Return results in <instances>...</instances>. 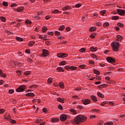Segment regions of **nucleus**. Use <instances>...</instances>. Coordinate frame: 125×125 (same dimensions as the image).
Instances as JSON below:
<instances>
[{"mask_svg": "<svg viewBox=\"0 0 125 125\" xmlns=\"http://www.w3.org/2000/svg\"><path fill=\"white\" fill-rule=\"evenodd\" d=\"M87 120V117L84 115H79L76 116L73 120H72V124L74 125H79L82 124L83 122H85Z\"/></svg>", "mask_w": 125, "mask_h": 125, "instance_id": "obj_1", "label": "nucleus"}, {"mask_svg": "<svg viewBox=\"0 0 125 125\" xmlns=\"http://www.w3.org/2000/svg\"><path fill=\"white\" fill-rule=\"evenodd\" d=\"M111 46H112L113 51H118L120 47H121V44L119 42H114L111 44Z\"/></svg>", "mask_w": 125, "mask_h": 125, "instance_id": "obj_2", "label": "nucleus"}, {"mask_svg": "<svg viewBox=\"0 0 125 125\" xmlns=\"http://www.w3.org/2000/svg\"><path fill=\"white\" fill-rule=\"evenodd\" d=\"M25 89H26V85H21L16 89V91L17 92H23Z\"/></svg>", "mask_w": 125, "mask_h": 125, "instance_id": "obj_3", "label": "nucleus"}, {"mask_svg": "<svg viewBox=\"0 0 125 125\" xmlns=\"http://www.w3.org/2000/svg\"><path fill=\"white\" fill-rule=\"evenodd\" d=\"M106 61L108 63H116V60L111 57H107L106 58Z\"/></svg>", "mask_w": 125, "mask_h": 125, "instance_id": "obj_4", "label": "nucleus"}, {"mask_svg": "<svg viewBox=\"0 0 125 125\" xmlns=\"http://www.w3.org/2000/svg\"><path fill=\"white\" fill-rule=\"evenodd\" d=\"M60 119L61 122H65L68 119V117L65 114H63L60 116Z\"/></svg>", "mask_w": 125, "mask_h": 125, "instance_id": "obj_5", "label": "nucleus"}, {"mask_svg": "<svg viewBox=\"0 0 125 125\" xmlns=\"http://www.w3.org/2000/svg\"><path fill=\"white\" fill-rule=\"evenodd\" d=\"M57 56L59 58H65V57H67V56H68V55L66 53H58Z\"/></svg>", "mask_w": 125, "mask_h": 125, "instance_id": "obj_6", "label": "nucleus"}, {"mask_svg": "<svg viewBox=\"0 0 125 125\" xmlns=\"http://www.w3.org/2000/svg\"><path fill=\"white\" fill-rule=\"evenodd\" d=\"M42 57H46V56H48V55H49V53L48 52V50L43 49L42 50Z\"/></svg>", "mask_w": 125, "mask_h": 125, "instance_id": "obj_7", "label": "nucleus"}, {"mask_svg": "<svg viewBox=\"0 0 125 125\" xmlns=\"http://www.w3.org/2000/svg\"><path fill=\"white\" fill-rule=\"evenodd\" d=\"M117 12L118 13V14H119V15H121V16H123V15H125V10H122L121 9H117Z\"/></svg>", "mask_w": 125, "mask_h": 125, "instance_id": "obj_8", "label": "nucleus"}, {"mask_svg": "<svg viewBox=\"0 0 125 125\" xmlns=\"http://www.w3.org/2000/svg\"><path fill=\"white\" fill-rule=\"evenodd\" d=\"M81 101L84 105H87L90 103V100H88V99L85 100L83 99Z\"/></svg>", "mask_w": 125, "mask_h": 125, "instance_id": "obj_9", "label": "nucleus"}, {"mask_svg": "<svg viewBox=\"0 0 125 125\" xmlns=\"http://www.w3.org/2000/svg\"><path fill=\"white\" fill-rule=\"evenodd\" d=\"M108 84H103L97 86L98 88H104V87H107Z\"/></svg>", "mask_w": 125, "mask_h": 125, "instance_id": "obj_10", "label": "nucleus"}, {"mask_svg": "<svg viewBox=\"0 0 125 125\" xmlns=\"http://www.w3.org/2000/svg\"><path fill=\"white\" fill-rule=\"evenodd\" d=\"M25 96L27 97H34L35 96V94L33 93H28L26 94Z\"/></svg>", "mask_w": 125, "mask_h": 125, "instance_id": "obj_11", "label": "nucleus"}, {"mask_svg": "<svg viewBox=\"0 0 125 125\" xmlns=\"http://www.w3.org/2000/svg\"><path fill=\"white\" fill-rule=\"evenodd\" d=\"M51 121L52 123H57L59 122L60 120L59 118H53L51 120Z\"/></svg>", "mask_w": 125, "mask_h": 125, "instance_id": "obj_12", "label": "nucleus"}, {"mask_svg": "<svg viewBox=\"0 0 125 125\" xmlns=\"http://www.w3.org/2000/svg\"><path fill=\"white\" fill-rule=\"evenodd\" d=\"M0 77H1L2 78H6V75L4 74L3 73V72H2V70L0 69Z\"/></svg>", "mask_w": 125, "mask_h": 125, "instance_id": "obj_13", "label": "nucleus"}, {"mask_svg": "<svg viewBox=\"0 0 125 125\" xmlns=\"http://www.w3.org/2000/svg\"><path fill=\"white\" fill-rule=\"evenodd\" d=\"M42 122V119L41 118H38L35 120L36 124H41Z\"/></svg>", "mask_w": 125, "mask_h": 125, "instance_id": "obj_14", "label": "nucleus"}, {"mask_svg": "<svg viewBox=\"0 0 125 125\" xmlns=\"http://www.w3.org/2000/svg\"><path fill=\"white\" fill-rule=\"evenodd\" d=\"M91 99H92L94 102H97V98H96V97L94 95L91 96Z\"/></svg>", "mask_w": 125, "mask_h": 125, "instance_id": "obj_15", "label": "nucleus"}, {"mask_svg": "<svg viewBox=\"0 0 125 125\" xmlns=\"http://www.w3.org/2000/svg\"><path fill=\"white\" fill-rule=\"evenodd\" d=\"M4 119L7 120V121H10L11 120V117H10V115H4Z\"/></svg>", "mask_w": 125, "mask_h": 125, "instance_id": "obj_16", "label": "nucleus"}, {"mask_svg": "<svg viewBox=\"0 0 125 125\" xmlns=\"http://www.w3.org/2000/svg\"><path fill=\"white\" fill-rule=\"evenodd\" d=\"M96 30V27L94 26V27H91L89 29V31L90 32H95V31Z\"/></svg>", "mask_w": 125, "mask_h": 125, "instance_id": "obj_17", "label": "nucleus"}, {"mask_svg": "<svg viewBox=\"0 0 125 125\" xmlns=\"http://www.w3.org/2000/svg\"><path fill=\"white\" fill-rule=\"evenodd\" d=\"M57 101H58V102H61V103H64V100H63L62 98H58L57 99Z\"/></svg>", "mask_w": 125, "mask_h": 125, "instance_id": "obj_18", "label": "nucleus"}, {"mask_svg": "<svg viewBox=\"0 0 125 125\" xmlns=\"http://www.w3.org/2000/svg\"><path fill=\"white\" fill-rule=\"evenodd\" d=\"M117 41H122L123 40V36L121 35H117Z\"/></svg>", "mask_w": 125, "mask_h": 125, "instance_id": "obj_19", "label": "nucleus"}, {"mask_svg": "<svg viewBox=\"0 0 125 125\" xmlns=\"http://www.w3.org/2000/svg\"><path fill=\"white\" fill-rule=\"evenodd\" d=\"M34 44H35V42L34 41H30L28 43V45L30 47H32V46H33L34 45Z\"/></svg>", "mask_w": 125, "mask_h": 125, "instance_id": "obj_20", "label": "nucleus"}, {"mask_svg": "<svg viewBox=\"0 0 125 125\" xmlns=\"http://www.w3.org/2000/svg\"><path fill=\"white\" fill-rule=\"evenodd\" d=\"M63 10H68V9H71V6L69 5L65 6L62 8Z\"/></svg>", "mask_w": 125, "mask_h": 125, "instance_id": "obj_21", "label": "nucleus"}, {"mask_svg": "<svg viewBox=\"0 0 125 125\" xmlns=\"http://www.w3.org/2000/svg\"><path fill=\"white\" fill-rule=\"evenodd\" d=\"M97 95L99 97H101V98H104V95L101 94L100 92L97 93Z\"/></svg>", "mask_w": 125, "mask_h": 125, "instance_id": "obj_22", "label": "nucleus"}, {"mask_svg": "<svg viewBox=\"0 0 125 125\" xmlns=\"http://www.w3.org/2000/svg\"><path fill=\"white\" fill-rule=\"evenodd\" d=\"M90 50L91 51L94 52V51H97V48H94V47L92 46L90 48Z\"/></svg>", "mask_w": 125, "mask_h": 125, "instance_id": "obj_23", "label": "nucleus"}, {"mask_svg": "<svg viewBox=\"0 0 125 125\" xmlns=\"http://www.w3.org/2000/svg\"><path fill=\"white\" fill-rule=\"evenodd\" d=\"M93 72H94V74H95L96 75H98V76H99V75H100V71L94 69V70H93Z\"/></svg>", "mask_w": 125, "mask_h": 125, "instance_id": "obj_24", "label": "nucleus"}, {"mask_svg": "<svg viewBox=\"0 0 125 125\" xmlns=\"http://www.w3.org/2000/svg\"><path fill=\"white\" fill-rule=\"evenodd\" d=\"M57 70L59 72H64V69H63V68L61 67H59L57 68Z\"/></svg>", "mask_w": 125, "mask_h": 125, "instance_id": "obj_25", "label": "nucleus"}, {"mask_svg": "<svg viewBox=\"0 0 125 125\" xmlns=\"http://www.w3.org/2000/svg\"><path fill=\"white\" fill-rule=\"evenodd\" d=\"M47 30V27L46 26H43L42 28V32L43 33H45L46 31Z\"/></svg>", "mask_w": 125, "mask_h": 125, "instance_id": "obj_26", "label": "nucleus"}, {"mask_svg": "<svg viewBox=\"0 0 125 125\" xmlns=\"http://www.w3.org/2000/svg\"><path fill=\"white\" fill-rule=\"evenodd\" d=\"M53 81V79L52 78H49L47 80V83H52Z\"/></svg>", "mask_w": 125, "mask_h": 125, "instance_id": "obj_27", "label": "nucleus"}, {"mask_svg": "<svg viewBox=\"0 0 125 125\" xmlns=\"http://www.w3.org/2000/svg\"><path fill=\"white\" fill-rule=\"evenodd\" d=\"M96 35V33H92V34L90 35V38H91V39H95Z\"/></svg>", "mask_w": 125, "mask_h": 125, "instance_id": "obj_28", "label": "nucleus"}, {"mask_svg": "<svg viewBox=\"0 0 125 125\" xmlns=\"http://www.w3.org/2000/svg\"><path fill=\"white\" fill-rule=\"evenodd\" d=\"M109 25H110V24L109 23V22H105L103 24V27H104V28H106V27H108V26H109Z\"/></svg>", "mask_w": 125, "mask_h": 125, "instance_id": "obj_29", "label": "nucleus"}, {"mask_svg": "<svg viewBox=\"0 0 125 125\" xmlns=\"http://www.w3.org/2000/svg\"><path fill=\"white\" fill-rule=\"evenodd\" d=\"M64 29H65V26H64V25H61L59 28V31H63V30H64Z\"/></svg>", "mask_w": 125, "mask_h": 125, "instance_id": "obj_30", "label": "nucleus"}, {"mask_svg": "<svg viewBox=\"0 0 125 125\" xmlns=\"http://www.w3.org/2000/svg\"><path fill=\"white\" fill-rule=\"evenodd\" d=\"M0 19L1 21H2V22H5L6 21V19H5V17H0Z\"/></svg>", "mask_w": 125, "mask_h": 125, "instance_id": "obj_31", "label": "nucleus"}, {"mask_svg": "<svg viewBox=\"0 0 125 125\" xmlns=\"http://www.w3.org/2000/svg\"><path fill=\"white\" fill-rule=\"evenodd\" d=\"M111 19L112 20H118L119 16H112Z\"/></svg>", "mask_w": 125, "mask_h": 125, "instance_id": "obj_32", "label": "nucleus"}, {"mask_svg": "<svg viewBox=\"0 0 125 125\" xmlns=\"http://www.w3.org/2000/svg\"><path fill=\"white\" fill-rule=\"evenodd\" d=\"M25 23L26 24H28V25H31L32 24V21H30L29 20H27L25 21Z\"/></svg>", "mask_w": 125, "mask_h": 125, "instance_id": "obj_33", "label": "nucleus"}, {"mask_svg": "<svg viewBox=\"0 0 125 125\" xmlns=\"http://www.w3.org/2000/svg\"><path fill=\"white\" fill-rule=\"evenodd\" d=\"M59 86L60 87H61V88H64V83H63L62 82H60L59 83Z\"/></svg>", "mask_w": 125, "mask_h": 125, "instance_id": "obj_34", "label": "nucleus"}, {"mask_svg": "<svg viewBox=\"0 0 125 125\" xmlns=\"http://www.w3.org/2000/svg\"><path fill=\"white\" fill-rule=\"evenodd\" d=\"M23 10H24L23 9V8L19 7V8H18L17 11L18 12H22V11H23Z\"/></svg>", "mask_w": 125, "mask_h": 125, "instance_id": "obj_35", "label": "nucleus"}, {"mask_svg": "<svg viewBox=\"0 0 125 125\" xmlns=\"http://www.w3.org/2000/svg\"><path fill=\"white\" fill-rule=\"evenodd\" d=\"M69 111L73 113V115H76V114H77V111H76L74 109H70Z\"/></svg>", "mask_w": 125, "mask_h": 125, "instance_id": "obj_36", "label": "nucleus"}, {"mask_svg": "<svg viewBox=\"0 0 125 125\" xmlns=\"http://www.w3.org/2000/svg\"><path fill=\"white\" fill-rule=\"evenodd\" d=\"M70 70H77L78 69V67L75 66H71L70 67Z\"/></svg>", "mask_w": 125, "mask_h": 125, "instance_id": "obj_37", "label": "nucleus"}, {"mask_svg": "<svg viewBox=\"0 0 125 125\" xmlns=\"http://www.w3.org/2000/svg\"><path fill=\"white\" fill-rule=\"evenodd\" d=\"M100 111V110L96 109L95 108L92 109L91 110V112H96V113H98Z\"/></svg>", "mask_w": 125, "mask_h": 125, "instance_id": "obj_38", "label": "nucleus"}, {"mask_svg": "<svg viewBox=\"0 0 125 125\" xmlns=\"http://www.w3.org/2000/svg\"><path fill=\"white\" fill-rule=\"evenodd\" d=\"M117 26H118V27H120L121 28H124V24L120 22L117 23Z\"/></svg>", "mask_w": 125, "mask_h": 125, "instance_id": "obj_39", "label": "nucleus"}, {"mask_svg": "<svg viewBox=\"0 0 125 125\" xmlns=\"http://www.w3.org/2000/svg\"><path fill=\"white\" fill-rule=\"evenodd\" d=\"M104 125H114V123L112 122H109L107 123H105Z\"/></svg>", "mask_w": 125, "mask_h": 125, "instance_id": "obj_40", "label": "nucleus"}, {"mask_svg": "<svg viewBox=\"0 0 125 125\" xmlns=\"http://www.w3.org/2000/svg\"><path fill=\"white\" fill-rule=\"evenodd\" d=\"M16 40H17V41H18L19 42H23V39H22L20 37H16Z\"/></svg>", "mask_w": 125, "mask_h": 125, "instance_id": "obj_41", "label": "nucleus"}, {"mask_svg": "<svg viewBox=\"0 0 125 125\" xmlns=\"http://www.w3.org/2000/svg\"><path fill=\"white\" fill-rule=\"evenodd\" d=\"M66 63H67L66 62V61H62V62H60V65H66Z\"/></svg>", "mask_w": 125, "mask_h": 125, "instance_id": "obj_42", "label": "nucleus"}, {"mask_svg": "<svg viewBox=\"0 0 125 125\" xmlns=\"http://www.w3.org/2000/svg\"><path fill=\"white\" fill-rule=\"evenodd\" d=\"M100 14H101V15L103 16L104 15V14H105L106 13V11L105 10H102L100 12Z\"/></svg>", "mask_w": 125, "mask_h": 125, "instance_id": "obj_43", "label": "nucleus"}, {"mask_svg": "<svg viewBox=\"0 0 125 125\" xmlns=\"http://www.w3.org/2000/svg\"><path fill=\"white\" fill-rule=\"evenodd\" d=\"M2 5L4 6H8V2H7L6 1H4L2 2Z\"/></svg>", "mask_w": 125, "mask_h": 125, "instance_id": "obj_44", "label": "nucleus"}, {"mask_svg": "<svg viewBox=\"0 0 125 125\" xmlns=\"http://www.w3.org/2000/svg\"><path fill=\"white\" fill-rule=\"evenodd\" d=\"M91 56L92 58L97 59V56H96V55H95V54H91Z\"/></svg>", "mask_w": 125, "mask_h": 125, "instance_id": "obj_45", "label": "nucleus"}, {"mask_svg": "<svg viewBox=\"0 0 125 125\" xmlns=\"http://www.w3.org/2000/svg\"><path fill=\"white\" fill-rule=\"evenodd\" d=\"M24 74L26 76H29V75H31V72L30 71H25Z\"/></svg>", "mask_w": 125, "mask_h": 125, "instance_id": "obj_46", "label": "nucleus"}, {"mask_svg": "<svg viewBox=\"0 0 125 125\" xmlns=\"http://www.w3.org/2000/svg\"><path fill=\"white\" fill-rule=\"evenodd\" d=\"M55 35L56 36H60V35H61V34H60V33L59 32V31H55Z\"/></svg>", "mask_w": 125, "mask_h": 125, "instance_id": "obj_47", "label": "nucleus"}, {"mask_svg": "<svg viewBox=\"0 0 125 125\" xmlns=\"http://www.w3.org/2000/svg\"><path fill=\"white\" fill-rule=\"evenodd\" d=\"M86 50V49L85 48H82L80 49V52H84Z\"/></svg>", "mask_w": 125, "mask_h": 125, "instance_id": "obj_48", "label": "nucleus"}, {"mask_svg": "<svg viewBox=\"0 0 125 125\" xmlns=\"http://www.w3.org/2000/svg\"><path fill=\"white\" fill-rule=\"evenodd\" d=\"M70 66L69 65H66L64 66V69L65 70H67V71H69L70 70Z\"/></svg>", "mask_w": 125, "mask_h": 125, "instance_id": "obj_49", "label": "nucleus"}, {"mask_svg": "<svg viewBox=\"0 0 125 125\" xmlns=\"http://www.w3.org/2000/svg\"><path fill=\"white\" fill-rule=\"evenodd\" d=\"M25 52L28 54H31V51H30V49H26Z\"/></svg>", "mask_w": 125, "mask_h": 125, "instance_id": "obj_50", "label": "nucleus"}, {"mask_svg": "<svg viewBox=\"0 0 125 125\" xmlns=\"http://www.w3.org/2000/svg\"><path fill=\"white\" fill-rule=\"evenodd\" d=\"M59 12V10L58 9H56L53 11H52L51 13H54L55 14L56 13H58Z\"/></svg>", "mask_w": 125, "mask_h": 125, "instance_id": "obj_51", "label": "nucleus"}, {"mask_svg": "<svg viewBox=\"0 0 125 125\" xmlns=\"http://www.w3.org/2000/svg\"><path fill=\"white\" fill-rule=\"evenodd\" d=\"M81 6H82V4H81L80 3L76 4L75 5V7H76V8L81 7Z\"/></svg>", "mask_w": 125, "mask_h": 125, "instance_id": "obj_52", "label": "nucleus"}, {"mask_svg": "<svg viewBox=\"0 0 125 125\" xmlns=\"http://www.w3.org/2000/svg\"><path fill=\"white\" fill-rule=\"evenodd\" d=\"M8 92L9 94H12V93H14V90L13 89H10L8 91Z\"/></svg>", "mask_w": 125, "mask_h": 125, "instance_id": "obj_53", "label": "nucleus"}, {"mask_svg": "<svg viewBox=\"0 0 125 125\" xmlns=\"http://www.w3.org/2000/svg\"><path fill=\"white\" fill-rule=\"evenodd\" d=\"M39 85H37V84H34V85H31V88H37V87H38Z\"/></svg>", "mask_w": 125, "mask_h": 125, "instance_id": "obj_54", "label": "nucleus"}, {"mask_svg": "<svg viewBox=\"0 0 125 125\" xmlns=\"http://www.w3.org/2000/svg\"><path fill=\"white\" fill-rule=\"evenodd\" d=\"M96 25L97 26H98L99 27H100V26H101L102 24L101 23V22H96Z\"/></svg>", "mask_w": 125, "mask_h": 125, "instance_id": "obj_55", "label": "nucleus"}, {"mask_svg": "<svg viewBox=\"0 0 125 125\" xmlns=\"http://www.w3.org/2000/svg\"><path fill=\"white\" fill-rule=\"evenodd\" d=\"M47 35H49L50 36H53V35H54V33H53V32H48Z\"/></svg>", "mask_w": 125, "mask_h": 125, "instance_id": "obj_56", "label": "nucleus"}, {"mask_svg": "<svg viewBox=\"0 0 125 125\" xmlns=\"http://www.w3.org/2000/svg\"><path fill=\"white\" fill-rule=\"evenodd\" d=\"M58 109H59L60 110H63V107L62 106V105H61V104H59L58 106Z\"/></svg>", "mask_w": 125, "mask_h": 125, "instance_id": "obj_57", "label": "nucleus"}, {"mask_svg": "<svg viewBox=\"0 0 125 125\" xmlns=\"http://www.w3.org/2000/svg\"><path fill=\"white\" fill-rule=\"evenodd\" d=\"M89 64H91L92 65H94L95 64L94 62H93V61H91V60L89 61Z\"/></svg>", "mask_w": 125, "mask_h": 125, "instance_id": "obj_58", "label": "nucleus"}, {"mask_svg": "<svg viewBox=\"0 0 125 125\" xmlns=\"http://www.w3.org/2000/svg\"><path fill=\"white\" fill-rule=\"evenodd\" d=\"M42 112L43 113H45V114H46L47 113V110H46L45 108H43Z\"/></svg>", "mask_w": 125, "mask_h": 125, "instance_id": "obj_59", "label": "nucleus"}, {"mask_svg": "<svg viewBox=\"0 0 125 125\" xmlns=\"http://www.w3.org/2000/svg\"><path fill=\"white\" fill-rule=\"evenodd\" d=\"M35 19H36L37 20H39L41 19V17H40V15H39L38 14V15L36 17H35Z\"/></svg>", "mask_w": 125, "mask_h": 125, "instance_id": "obj_60", "label": "nucleus"}, {"mask_svg": "<svg viewBox=\"0 0 125 125\" xmlns=\"http://www.w3.org/2000/svg\"><path fill=\"white\" fill-rule=\"evenodd\" d=\"M5 112L4 109H0V114H3Z\"/></svg>", "mask_w": 125, "mask_h": 125, "instance_id": "obj_61", "label": "nucleus"}, {"mask_svg": "<svg viewBox=\"0 0 125 125\" xmlns=\"http://www.w3.org/2000/svg\"><path fill=\"white\" fill-rule=\"evenodd\" d=\"M15 6H17V4L13 3L12 4H11V7H15Z\"/></svg>", "mask_w": 125, "mask_h": 125, "instance_id": "obj_62", "label": "nucleus"}, {"mask_svg": "<svg viewBox=\"0 0 125 125\" xmlns=\"http://www.w3.org/2000/svg\"><path fill=\"white\" fill-rule=\"evenodd\" d=\"M10 123L11 124H16V121L14 120H11H11H10Z\"/></svg>", "mask_w": 125, "mask_h": 125, "instance_id": "obj_63", "label": "nucleus"}, {"mask_svg": "<svg viewBox=\"0 0 125 125\" xmlns=\"http://www.w3.org/2000/svg\"><path fill=\"white\" fill-rule=\"evenodd\" d=\"M105 81H110V77L107 76L105 78Z\"/></svg>", "mask_w": 125, "mask_h": 125, "instance_id": "obj_64", "label": "nucleus"}]
</instances>
